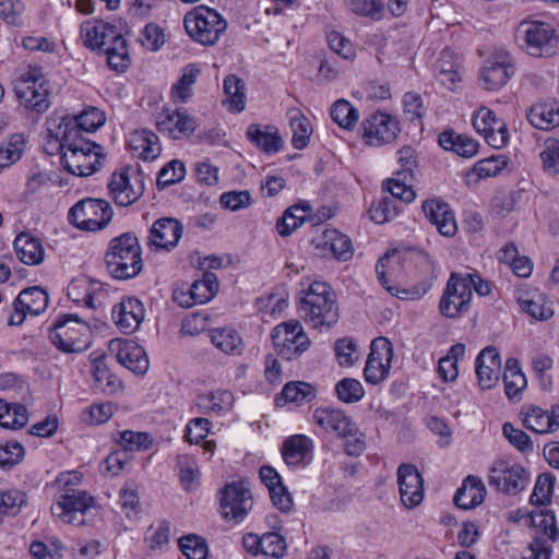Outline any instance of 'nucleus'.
Wrapping results in <instances>:
<instances>
[{
    "instance_id": "1",
    "label": "nucleus",
    "mask_w": 559,
    "mask_h": 559,
    "mask_svg": "<svg viewBox=\"0 0 559 559\" xmlns=\"http://www.w3.org/2000/svg\"><path fill=\"white\" fill-rule=\"evenodd\" d=\"M48 145L60 153L63 168L72 175L87 177L103 167V147L79 134L75 128L47 127Z\"/></svg>"
},
{
    "instance_id": "2",
    "label": "nucleus",
    "mask_w": 559,
    "mask_h": 559,
    "mask_svg": "<svg viewBox=\"0 0 559 559\" xmlns=\"http://www.w3.org/2000/svg\"><path fill=\"white\" fill-rule=\"evenodd\" d=\"M81 37L87 48L106 56L110 69L122 72L130 66L128 44L118 26L102 20L85 21Z\"/></svg>"
},
{
    "instance_id": "3",
    "label": "nucleus",
    "mask_w": 559,
    "mask_h": 559,
    "mask_svg": "<svg viewBox=\"0 0 559 559\" xmlns=\"http://www.w3.org/2000/svg\"><path fill=\"white\" fill-rule=\"evenodd\" d=\"M298 312L307 325L312 329H330L338 320L337 298L325 282H313L300 292Z\"/></svg>"
},
{
    "instance_id": "4",
    "label": "nucleus",
    "mask_w": 559,
    "mask_h": 559,
    "mask_svg": "<svg viewBox=\"0 0 559 559\" xmlns=\"http://www.w3.org/2000/svg\"><path fill=\"white\" fill-rule=\"evenodd\" d=\"M141 246L134 233H124L112 238L104 255L108 273L117 280L136 276L143 269Z\"/></svg>"
},
{
    "instance_id": "5",
    "label": "nucleus",
    "mask_w": 559,
    "mask_h": 559,
    "mask_svg": "<svg viewBox=\"0 0 559 559\" xmlns=\"http://www.w3.org/2000/svg\"><path fill=\"white\" fill-rule=\"evenodd\" d=\"M187 35L203 46H213L227 28V22L215 10L199 5L189 11L183 17Z\"/></svg>"
},
{
    "instance_id": "6",
    "label": "nucleus",
    "mask_w": 559,
    "mask_h": 559,
    "mask_svg": "<svg viewBox=\"0 0 559 559\" xmlns=\"http://www.w3.org/2000/svg\"><path fill=\"white\" fill-rule=\"evenodd\" d=\"M88 323L76 313L60 316L49 331L50 342L64 353H79L90 345Z\"/></svg>"
},
{
    "instance_id": "7",
    "label": "nucleus",
    "mask_w": 559,
    "mask_h": 559,
    "mask_svg": "<svg viewBox=\"0 0 559 559\" xmlns=\"http://www.w3.org/2000/svg\"><path fill=\"white\" fill-rule=\"evenodd\" d=\"M522 47L533 57L549 58L559 52V36L555 28L540 21H524L518 27Z\"/></svg>"
},
{
    "instance_id": "8",
    "label": "nucleus",
    "mask_w": 559,
    "mask_h": 559,
    "mask_svg": "<svg viewBox=\"0 0 559 559\" xmlns=\"http://www.w3.org/2000/svg\"><path fill=\"white\" fill-rule=\"evenodd\" d=\"M45 78L40 67H32L21 74L14 85L20 105L35 114L47 111L50 106L49 92L45 86Z\"/></svg>"
},
{
    "instance_id": "9",
    "label": "nucleus",
    "mask_w": 559,
    "mask_h": 559,
    "mask_svg": "<svg viewBox=\"0 0 559 559\" xmlns=\"http://www.w3.org/2000/svg\"><path fill=\"white\" fill-rule=\"evenodd\" d=\"M112 215V209L106 200L86 198L70 209L68 218L81 230L97 231L111 222Z\"/></svg>"
},
{
    "instance_id": "10",
    "label": "nucleus",
    "mask_w": 559,
    "mask_h": 559,
    "mask_svg": "<svg viewBox=\"0 0 559 559\" xmlns=\"http://www.w3.org/2000/svg\"><path fill=\"white\" fill-rule=\"evenodd\" d=\"M273 345L286 360L297 359L311 345V340L298 320H289L276 325L272 331Z\"/></svg>"
},
{
    "instance_id": "11",
    "label": "nucleus",
    "mask_w": 559,
    "mask_h": 559,
    "mask_svg": "<svg viewBox=\"0 0 559 559\" xmlns=\"http://www.w3.org/2000/svg\"><path fill=\"white\" fill-rule=\"evenodd\" d=\"M469 274L452 273L439 302V310L447 318H459L469 309L473 293Z\"/></svg>"
},
{
    "instance_id": "12",
    "label": "nucleus",
    "mask_w": 559,
    "mask_h": 559,
    "mask_svg": "<svg viewBox=\"0 0 559 559\" xmlns=\"http://www.w3.org/2000/svg\"><path fill=\"white\" fill-rule=\"evenodd\" d=\"M530 483L528 472L520 464L506 460L495 461L489 468L488 484L507 495H518Z\"/></svg>"
},
{
    "instance_id": "13",
    "label": "nucleus",
    "mask_w": 559,
    "mask_h": 559,
    "mask_svg": "<svg viewBox=\"0 0 559 559\" xmlns=\"http://www.w3.org/2000/svg\"><path fill=\"white\" fill-rule=\"evenodd\" d=\"M107 187L110 198L119 206L133 204L144 192L141 175L131 167L114 171Z\"/></svg>"
},
{
    "instance_id": "14",
    "label": "nucleus",
    "mask_w": 559,
    "mask_h": 559,
    "mask_svg": "<svg viewBox=\"0 0 559 559\" xmlns=\"http://www.w3.org/2000/svg\"><path fill=\"white\" fill-rule=\"evenodd\" d=\"M94 507L95 499L87 491L67 489V491L60 492L56 503L51 506V513L64 523L81 525L84 520L78 519L76 514L83 515Z\"/></svg>"
},
{
    "instance_id": "15",
    "label": "nucleus",
    "mask_w": 559,
    "mask_h": 559,
    "mask_svg": "<svg viewBox=\"0 0 559 559\" xmlns=\"http://www.w3.org/2000/svg\"><path fill=\"white\" fill-rule=\"evenodd\" d=\"M400 132L399 121L389 114L377 111L360 124L364 142L369 146H381L394 141Z\"/></svg>"
},
{
    "instance_id": "16",
    "label": "nucleus",
    "mask_w": 559,
    "mask_h": 559,
    "mask_svg": "<svg viewBox=\"0 0 559 559\" xmlns=\"http://www.w3.org/2000/svg\"><path fill=\"white\" fill-rule=\"evenodd\" d=\"M222 515L227 521L239 523L252 509V496L242 481L227 484L221 491Z\"/></svg>"
},
{
    "instance_id": "17",
    "label": "nucleus",
    "mask_w": 559,
    "mask_h": 559,
    "mask_svg": "<svg viewBox=\"0 0 559 559\" xmlns=\"http://www.w3.org/2000/svg\"><path fill=\"white\" fill-rule=\"evenodd\" d=\"M394 355L392 343L385 337H378L371 342L370 353L364 369V377L368 383L379 384L390 373Z\"/></svg>"
},
{
    "instance_id": "18",
    "label": "nucleus",
    "mask_w": 559,
    "mask_h": 559,
    "mask_svg": "<svg viewBox=\"0 0 559 559\" xmlns=\"http://www.w3.org/2000/svg\"><path fill=\"white\" fill-rule=\"evenodd\" d=\"M47 306L48 295L43 288L38 286L25 288L13 301V311L8 318V324L19 326L28 314L38 316L46 310Z\"/></svg>"
},
{
    "instance_id": "19",
    "label": "nucleus",
    "mask_w": 559,
    "mask_h": 559,
    "mask_svg": "<svg viewBox=\"0 0 559 559\" xmlns=\"http://www.w3.org/2000/svg\"><path fill=\"white\" fill-rule=\"evenodd\" d=\"M400 497L407 509H414L424 500V479L413 464H401L396 471Z\"/></svg>"
},
{
    "instance_id": "20",
    "label": "nucleus",
    "mask_w": 559,
    "mask_h": 559,
    "mask_svg": "<svg viewBox=\"0 0 559 559\" xmlns=\"http://www.w3.org/2000/svg\"><path fill=\"white\" fill-rule=\"evenodd\" d=\"M106 296L103 284L87 276L75 277L68 286L70 300L88 309L102 307Z\"/></svg>"
},
{
    "instance_id": "21",
    "label": "nucleus",
    "mask_w": 559,
    "mask_h": 559,
    "mask_svg": "<svg viewBox=\"0 0 559 559\" xmlns=\"http://www.w3.org/2000/svg\"><path fill=\"white\" fill-rule=\"evenodd\" d=\"M473 127L478 133L484 134L486 142L495 148L508 143L509 132L506 123L497 119L495 112L488 108H481L473 117Z\"/></svg>"
},
{
    "instance_id": "22",
    "label": "nucleus",
    "mask_w": 559,
    "mask_h": 559,
    "mask_svg": "<svg viewBox=\"0 0 559 559\" xmlns=\"http://www.w3.org/2000/svg\"><path fill=\"white\" fill-rule=\"evenodd\" d=\"M313 421L325 431H332L338 437L348 438L358 435L356 424L341 409L317 408Z\"/></svg>"
},
{
    "instance_id": "23",
    "label": "nucleus",
    "mask_w": 559,
    "mask_h": 559,
    "mask_svg": "<svg viewBox=\"0 0 559 559\" xmlns=\"http://www.w3.org/2000/svg\"><path fill=\"white\" fill-rule=\"evenodd\" d=\"M514 74V67L506 53H499L488 59L481 69L480 80L484 87L495 91L502 87Z\"/></svg>"
},
{
    "instance_id": "24",
    "label": "nucleus",
    "mask_w": 559,
    "mask_h": 559,
    "mask_svg": "<svg viewBox=\"0 0 559 559\" xmlns=\"http://www.w3.org/2000/svg\"><path fill=\"white\" fill-rule=\"evenodd\" d=\"M143 304L134 298H123L112 308V320L117 328L124 334L136 331L144 319Z\"/></svg>"
},
{
    "instance_id": "25",
    "label": "nucleus",
    "mask_w": 559,
    "mask_h": 559,
    "mask_svg": "<svg viewBox=\"0 0 559 559\" xmlns=\"http://www.w3.org/2000/svg\"><path fill=\"white\" fill-rule=\"evenodd\" d=\"M110 350H116L117 360L136 374H144L148 370V359L142 346L133 341L115 340L110 343Z\"/></svg>"
},
{
    "instance_id": "26",
    "label": "nucleus",
    "mask_w": 559,
    "mask_h": 559,
    "mask_svg": "<svg viewBox=\"0 0 559 559\" xmlns=\"http://www.w3.org/2000/svg\"><path fill=\"white\" fill-rule=\"evenodd\" d=\"M523 425L536 433H550L559 428V406H552L550 412L531 405L522 411Z\"/></svg>"
},
{
    "instance_id": "27",
    "label": "nucleus",
    "mask_w": 559,
    "mask_h": 559,
    "mask_svg": "<svg viewBox=\"0 0 559 559\" xmlns=\"http://www.w3.org/2000/svg\"><path fill=\"white\" fill-rule=\"evenodd\" d=\"M423 212L438 231L445 237H452L457 230L453 212L440 200H427L423 203Z\"/></svg>"
},
{
    "instance_id": "28",
    "label": "nucleus",
    "mask_w": 559,
    "mask_h": 559,
    "mask_svg": "<svg viewBox=\"0 0 559 559\" xmlns=\"http://www.w3.org/2000/svg\"><path fill=\"white\" fill-rule=\"evenodd\" d=\"M146 246L157 253L171 252L175 248V218L160 217L155 221L150 228Z\"/></svg>"
},
{
    "instance_id": "29",
    "label": "nucleus",
    "mask_w": 559,
    "mask_h": 559,
    "mask_svg": "<svg viewBox=\"0 0 559 559\" xmlns=\"http://www.w3.org/2000/svg\"><path fill=\"white\" fill-rule=\"evenodd\" d=\"M486 488L483 480L474 475H468L456 490L453 502L463 510L474 509L479 506L485 498Z\"/></svg>"
},
{
    "instance_id": "30",
    "label": "nucleus",
    "mask_w": 559,
    "mask_h": 559,
    "mask_svg": "<svg viewBox=\"0 0 559 559\" xmlns=\"http://www.w3.org/2000/svg\"><path fill=\"white\" fill-rule=\"evenodd\" d=\"M104 123V114L94 107L83 111L75 118H62L61 120L48 119L46 122L47 127L57 128L67 126V129H70V127L75 128L79 134H83V132H93Z\"/></svg>"
},
{
    "instance_id": "31",
    "label": "nucleus",
    "mask_w": 559,
    "mask_h": 559,
    "mask_svg": "<svg viewBox=\"0 0 559 559\" xmlns=\"http://www.w3.org/2000/svg\"><path fill=\"white\" fill-rule=\"evenodd\" d=\"M14 250L24 264L38 265L44 261L45 250L41 240L29 233H21L16 236Z\"/></svg>"
},
{
    "instance_id": "32",
    "label": "nucleus",
    "mask_w": 559,
    "mask_h": 559,
    "mask_svg": "<svg viewBox=\"0 0 559 559\" xmlns=\"http://www.w3.org/2000/svg\"><path fill=\"white\" fill-rule=\"evenodd\" d=\"M246 135L248 140L264 153H277L282 147V138L274 126L252 123L248 127Z\"/></svg>"
},
{
    "instance_id": "33",
    "label": "nucleus",
    "mask_w": 559,
    "mask_h": 559,
    "mask_svg": "<svg viewBox=\"0 0 559 559\" xmlns=\"http://www.w3.org/2000/svg\"><path fill=\"white\" fill-rule=\"evenodd\" d=\"M530 123L540 130H552L559 126V105L554 100L533 105L527 114Z\"/></svg>"
},
{
    "instance_id": "34",
    "label": "nucleus",
    "mask_w": 559,
    "mask_h": 559,
    "mask_svg": "<svg viewBox=\"0 0 559 559\" xmlns=\"http://www.w3.org/2000/svg\"><path fill=\"white\" fill-rule=\"evenodd\" d=\"M212 344L226 355L239 356L243 350V341L233 328H215L209 331Z\"/></svg>"
},
{
    "instance_id": "35",
    "label": "nucleus",
    "mask_w": 559,
    "mask_h": 559,
    "mask_svg": "<svg viewBox=\"0 0 559 559\" xmlns=\"http://www.w3.org/2000/svg\"><path fill=\"white\" fill-rule=\"evenodd\" d=\"M128 146L134 157L143 160L154 159L160 151L158 138L145 130L131 134Z\"/></svg>"
},
{
    "instance_id": "36",
    "label": "nucleus",
    "mask_w": 559,
    "mask_h": 559,
    "mask_svg": "<svg viewBox=\"0 0 559 559\" xmlns=\"http://www.w3.org/2000/svg\"><path fill=\"white\" fill-rule=\"evenodd\" d=\"M439 144L447 151H453L457 155L468 158L478 152V143L465 135L455 134L452 130L443 131L439 135Z\"/></svg>"
},
{
    "instance_id": "37",
    "label": "nucleus",
    "mask_w": 559,
    "mask_h": 559,
    "mask_svg": "<svg viewBox=\"0 0 559 559\" xmlns=\"http://www.w3.org/2000/svg\"><path fill=\"white\" fill-rule=\"evenodd\" d=\"M287 116L293 132V146L297 150H302L308 145L312 134L310 121L298 108H290L287 111Z\"/></svg>"
},
{
    "instance_id": "38",
    "label": "nucleus",
    "mask_w": 559,
    "mask_h": 559,
    "mask_svg": "<svg viewBox=\"0 0 559 559\" xmlns=\"http://www.w3.org/2000/svg\"><path fill=\"white\" fill-rule=\"evenodd\" d=\"M503 382L507 396L510 400L520 399L522 391L526 388V378L516 358L507 359Z\"/></svg>"
},
{
    "instance_id": "39",
    "label": "nucleus",
    "mask_w": 559,
    "mask_h": 559,
    "mask_svg": "<svg viewBox=\"0 0 559 559\" xmlns=\"http://www.w3.org/2000/svg\"><path fill=\"white\" fill-rule=\"evenodd\" d=\"M414 178L407 176V173H394V177L383 183V190L388 191L396 202L411 203L416 193L413 190L412 181Z\"/></svg>"
},
{
    "instance_id": "40",
    "label": "nucleus",
    "mask_w": 559,
    "mask_h": 559,
    "mask_svg": "<svg viewBox=\"0 0 559 559\" xmlns=\"http://www.w3.org/2000/svg\"><path fill=\"white\" fill-rule=\"evenodd\" d=\"M312 442L304 435H295L285 440L282 455L286 464L297 465L304 462L310 452Z\"/></svg>"
},
{
    "instance_id": "41",
    "label": "nucleus",
    "mask_w": 559,
    "mask_h": 559,
    "mask_svg": "<svg viewBox=\"0 0 559 559\" xmlns=\"http://www.w3.org/2000/svg\"><path fill=\"white\" fill-rule=\"evenodd\" d=\"M316 397V389L306 382H288L282 390V393L275 397L276 406H284L286 403H301L311 401Z\"/></svg>"
},
{
    "instance_id": "42",
    "label": "nucleus",
    "mask_w": 559,
    "mask_h": 559,
    "mask_svg": "<svg viewBox=\"0 0 559 559\" xmlns=\"http://www.w3.org/2000/svg\"><path fill=\"white\" fill-rule=\"evenodd\" d=\"M223 90L226 96L224 103L228 104L230 110L240 112L246 105V84L235 74H229L224 79Z\"/></svg>"
},
{
    "instance_id": "43",
    "label": "nucleus",
    "mask_w": 559,
    "mask_h": 559,
    "mask_svg": "<svg viewBox=\"0 0 559 559\" xmlns=\"http://www.w3.org/2000/svg\"><path fill=\"white\" fill-rule=\"evenodd\" d=\"M218 287L217 276L210 271H205L202 278L194 281L191 285L190 298L193 304H205L214 298Z\"/></svg>"
},
{
    "instance_id": "44",
    "label": "nucleus",
    "mask_w": 559,
    "mask_h": 559,
    "mask_svg": "<svg viewBox=\"0 0 559 559\" xmlns=\"http://www.w3.org/2000/svg\"><path fill=\"white\" fill-rule=\"evenodd\" d=\"M323 246L330 249L333 257L341 261H347L353 255L350 239L336 229L323 233Z\"/></svg>"
},
{
    "instance_id": "45",
    "label": "nucleus",
    "mask_w": 559,
    "mask_h": 559,
    "mask_svg": "<svg viewBox=\"0 0 559 559\" xmlns=\"http://www.w3.org/2000/svg\"><path fill=\"white\" fill-rule=\"evenodd\" d=\"M26 147V139L23 133H14L0 146V167H9L16 163Z\"/></svg>"
},
{
    "instance_id": "46",
    "label": "nucleus",
    "mask_w": 559,
    "mask_h": 559,
    "mask_svg": "<svg viewBox=\"0 0 559 559\" xmlns=\"http://www.w3.org/2000/svg\"><path fill=\"white\" fill-rule=\"evenodd\" d=\"M234 404V395L231 392L224 390L212 392L199 396L198 405L216 415H222L231 409Z\"/></svg>"
},
{
    "instance_id": "47",
    "label": "nucleus",
    "mask_w": 559,
    "mask_h": 559,
    "mask_svg": "<svg viewBox=\"0 0 559 559\" xmlns=\"http://www.w3.org/2000/svg\"><path fill=\"white\" fill-rule=\"evenodd\" d=\"M177 467L182 489L187 492L197 490L201 485V472L198 463L191 457H182L177 461Z\"/></svg>"
},
{
    "instance_id": "48",
    "label": "nucleus",
    "mask_w": 559,
    "mask_h": 559,
    "mask_svg": "<svg viewBox=\"0 0 559 559\" xmlns=\"http://www.w3.org/2000/svg\"><path fill=\"white\" fill-rule=\"evenodd\" d=\"M331 118L341 128L353 130L359 119V112L348 100L338 99L331 107Z\"/></svg>"
},
{
    "instance_id": "49",
    "label": "nucleus",
    "mask_w": 559,
    "mask_h": 559,
    "mask_svg": "<svg viewBox=\"0 0 559 559\" xmlns=\"http://www.w3.org/2000/svg\"><path fill=\"white\" fill-rule=\"evenodd\" d=\"M177 544L187 559H206L209 554L207 544L204 538L191 534L182 536Z\"/></svg>"
},
{
    "instance_id": "50",
    "label": "nucleus",
    "mask_w": 559,
    "mask_h": 559,
    "mask_svg": "<svg viewBox=\"0 0 559 559\" xmlns=\"http://www.w3.org/2000/svg\"><path fill=\"white\" fill-rule=\"evenodd\" d=\"M400 211L399 203L390 197H383L369 209L370 217L377 224H384L394 219Z\"/></svg>"
},
{
    "instance_id": "51",
    "label": "nucleus",
    "mask_w": 559,
    "mask_h": 559,
    "mask_svg": "<svg viewBox=\"0 0 559 559\" xmlns=\"http://www.w3.org/2000/svg\"><path fill=\"white\" fill-rule=\"evenodd\" d=\"M335 392L340 401L352 404L360 401L365 395V390L359 380L354 378H344L335 385Z\"/></svg>"
},
{
    "instance_id": "52",
    "label": "nucleus",
    "mask_w": 559,
    "mask_h": 559,
    "mask_svg": "<svg viewBox=\"0 0 559 559\" xmlns=\"http://www.w3.org/2000/svg\"><path fill=\"white\" fill-rule=\"evenodd\" d=\"M556 477L549 473H543L537 477L530 501L532 504L546 506L551 501Z\"/></svg>"
},
{
    "instance_id": "53",
    "label": "nucleus",
    "mask_w": 559,
    "mask_h": 559,
    "mask_svg": "<svg viewBox=\"0 0 559 559\" xmlns=\"http://www.w3.org/2000/svg\"><path fill=\"white\" fill-rule=\"evenodd\" d=\"M296 212H307V207L293 205L288 207L276 222V230L282 237L290 236L304 224V216H296Z\"/></svg>"
},
{
    "instance_id": "54",
    "label": "nucleus",
    "mask_w": 559,
    "mask_h": 559,
    "mask_svg": "<svg viewBox=\"0 0 559 559\" xmlns=\"http://www.w3.org/2000/svg\"><path fill=\"white\" fill-rule=\"evenodd\" d=\"M118 435L120 437L119 442L122 445V449L127 450L129 454L134 450H147L153 442L148 432L124 430L119 431Z\"/></svg>"
},
{
    "instance_id": "55",
    "label": "nucleus",
    "mask_w": 559,
    "mask_h": 559,
    "mask_svg": "<svg viewBox=\"0 0 559 559\" xmlns=\"http://www.w3.org/2000/svg\"><path fill=\"white\" fill-rule=\"evenodd\" d=\"M345 2L354 14L373 20H380L384 11L381 0H345Z\"/></svg>"
},
{
    "instance_id": "56",
    "label": "nucleus",
    "mask_w": 559,
    "mask_h": 559,
    "mask_svg": "<svg viewBox=\"0 0 559 559\" xmlns=\"http://www.w3.org/2000/svg\"><path fill=\"white\" fill-rule=\"evenodd\" d=\"M28 421L27 409L21 404H7L0 418V426L3 428L19 429Z\"/></svg>"
},
{
    "instance_id": "57",
    "label": "nucleus",
    "mask_w": 559,
    "mask_h": 559,
    "mask_svg": "<svg viewBox=\"0 0 559 559\" xmlns=\"http://www.w3.org/2000/svg\"><path fill=\"white\" fill-rule=\"evenodd\" d=\"M199 74L200 69L195 64L190 63L182 69V74L177 81V100L186 103L192 97L191 86L195 83Z\"/></svg>"
},
{
    "instance_id": "58",
    "label": "nucleus",
    "mask_w": 559,
    "mask_h": 559,
    "mask_svg": "<svg viewBox=\"0 0 559 559\" xmlns=\"http://www.w3.org/2000/svg\"><path fill=\"white\" fill-rule=\"evenodd\" d=\"M437 78L443 84H454L459 81L456 63L450 50H443L437 61Z\"/></svg>"
},
{
    "instance_id": "59",
    "label": "nucleus",
    "mask_w": 559,
    "mask_h": 559,
    "mask_svg": "<svg viewBox=\"0 0 559 559\" xmlns=\"http://www.w3.org/2000/svg\"><path fill=\"white\" fill-rule=\"evenodd\" d=\"M334 353L342 367H350L358 360L357 344L349 337L337 340L334 344Z\"/></svg>"
},
{
    "instance_id": "60",
    "label": "nucleus",
    "mask_w": 559,
    "mask_h": 559,
    "mask_svg": "<svg viewBox=\"0 0 559 559\" xmlns=\"http://www.w3.org/2000/svg\"><path fill=\"white\" fill-rule=\"evenodd\" d=\"M25 450L20 442L8 441L0 445V467L10 469L21 463L24 459Z\"/></svg>"
},
{
    "instance_id": "61",
    "label": "nucleus",
    "mask_w": 559,
    "mask_h": 559,
    "mask_svg": "<svg viewBox=\"0 0 559 559\" xmlns=\"http://www.w3.org/2000/svg\"><path fill=\"white\" fill-rule=\"evenodd\" d=\"M286 548V540L280 534L272 532L262 535L261 555L278 559L285 555Z\"/></svg>"
},
{
    "instance_id": "62",
    "label": "nucleus",
    "mask_w": 559,
    "mask_h": 559,
    "mask_svg": "<svg viewBox=\"0 0 559 559\" xmlns=\"http://www.w3.org/2000/svg\"><path fill=\"white\" fill-rule=\"evenodd\" d=\"M507 165L508 158L506 156H491L476 163L474 171L478 178L496 177Z\"/></svg>"
},
{
    "instance_id": "63",
    "label": "nucleus",
    "mask_w": 559,
    "mask_h": 559,
    "mask_svg": "<svg viewBox=\"0 0 559 559\" xmlns=\"http://www.w3.org/2000/svg\"><path fill=\"white\" fill-rule=\"evenodd\" d=\"M539 157L543 163L544 170L550 175L559 174V141L548 139L545 142V148L540 152Z\"/></svg>"
},
{
    "instance_id": "64",
    "label": "nucleus",
    "mask_w": 559,
    "mask_h": 559,
    "mask_svg": "<svg viewBox=\"0 0 559 559\" xmlns=\"http://www.w3.org/2000/svg\"><path fill=\"white\" fill-rule=\"evenodd\" d=\"M93 377L96 385L105 392L114 393L121 388L120 380L103 362L94 366Z\"/></svg>"
}]
</instances>
